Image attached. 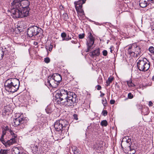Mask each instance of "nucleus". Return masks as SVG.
<instances>
[{"mask_svg":"<svg viewBox=\"0 0 154 154\" xmlns=\"http://www.w3.org/2000/svg\"><path fill=\"white\" fill-rule=\"evenodd\" d=\"M86 0H79L77 2H74L76 11L82 9V5L84 4Z\"/></svg>","mask_w":154,"mask_h":154,"instance_id":"nucleus-14","label":"nucleus"},{"mask_svg":"<svg viewBox=\"0 0 154 154\" xmlns=\"http://www.w3.org/2000/svg\"><path fill=\"white\" fill-rule=\"evenodd\" d=\"M128 97L129 99H131L133 97V95L131 93H129L128 94Z\"/></svg>","mask_w":154,"mask_h":154,"instance_id":"nucleus-32","label":"nucleus"},{"mask_svg":"<svg viewBox=\"0 0 154 154\" xmlns=\"http://www.w3.org/2000/svg\"><path fill=\"white\" fill-rule=\"evenodd\" d=\"M102 103L104 106H106L107 104V101L106 98L102 100Z\"/></svg>","mask_w":154,"mask_h":154,"instance_id":"nucleus-28","label":"nucleus"},{"mask_svg":"<svg viewBox=\"0 0 154 154\" xmlns=\"http://www.w3.org/2000/svg\"><path fill=\"white\" fill-rule=\"evenodd\" d=\"M15 117H17L13 120V125L14 127L20 126L21 128H23L27 125L29 120L28 118L23 116V114H16Z\"/></svg>","mask_w":154,"mask_h":154,"instance_id":"nucleus-4","label":"nucleus"},{"mask_svg":"<svg viewBox=\"0 0 154 154\" xmlns=\"http://www.w3.org/2000/svg\"><path fill=\"white\" fill-rule=\"evenodd\" d=\"M152 80L154 81V75L152 77Z\"/></svg>","mask_w":154,"mask_h":154,"instance_id":"nucleus-51","label":"nucleus"},{"mask_svg":"<svg viewBox=\"0 0 154 154\" xmlns=\"http://www.w3.org/2000/svg\"><path fill=\"white\" fill-rule=\"evenodd\" d=\"M5 111H6V112H7V111L6 110V109L5 110Z\"/></svg>","mask_w":154,"mask_h":154,"instance_id":"nucleus-56","label":"nucleus"},{"mask_svg":"<svg viewBox=\"0 0 154 154\" xmlns=\"http://www.w3.org/2000/svg\"><path fill=\"white\" fill-rule=\"evenodd\" d=\"M77 14L80 16H82L85 15L83 10L82 9L76 11Z\"/></svg>","mask_w":154,"mask_h":154,"instance_id":"nucleus-22","label":"nucleus"},{"mask_svg":"<svg viewBox=\"0 0 154 154\" xmlns=\"http://www.w3.org/2000/svg\"><path fill=\"white\" fill-rule=\"evenodd\" d=\"M113 47L112 46H111L110 48V52L111 53H112V48H113Z\"/></svg>","mask_w":154,"mask_h":154,"instance_id":"nucleus-46","label":"nucleus"},{"mask_svg":"<svg viewBox=\"0 0 154 154\" xmlns=\"http://www.w3.org/2000/svg\"><path fill=\"white\" fill-rule=\"evenodd\" d=\"M77 43H78L79 45V46H78V47L79 48L80 46V45L79 43L78 42Z\"/></svg>","mask_w":154,"mask_h":154,"instance_id":"nucleus-53","label":"nucleus"},{"mask_svg":"<svg viewBox=\"0 0 154 154\" xmlns=\"http://www.w3.org/2000/svg\"><path fill=\"white\" fill-rule=\"evenodd\" d=\"M16 29H17L19 32H21L22 31V28L20 27V26L17 27Z\"/></svg>","mask_w":154,"mask_h":154,"instance_id":"nucleus-39","label":"nucleus"},{"mask_svg":"<svg viewBox=\"0 0 154 154\" xmlns=\"http://www.w3.org/2000/svg\"><path fill=\"white\" fill-rule=\"evenodd\" d=\"M66 34L65 32H63L61 34V36L63 38H65L66 37Z\"/></svg>","mask_w":154,"mask_h":154,"instance_id":"nucleus-36","label":"nucleus"},{"mask_svg":"<svg viewBox=\"0 0 154 154\" xmlns=\"http://www.w3.org/2000/svg\"><path fill=\"white\" fill-rule=\"evenodd\" d=\"M44 61L46 63H48L50 62V59L48 57H46L45 58Z\"/></svg>","mask_w":154,"mask_h":154,"instance_id":"nucleus-31","label":"nucleus"},{"mask_svg":"<svg viewBox=\"0 0 154 154\" xmlns=\"http://www.w3.org/2000/svg\"><path fill=\"white\" fill-rule=\"evenodd\" d=\"M53 48V45H50L49 47V49H48L49 51H51L52 50Z\"/></svg>","mask_w":154,"mask_h":154,"instance_id":"nucleus-38","label":"nucleus"},{"mask_svg":"<svg viewBox=\"0 0 154 154\" xmlns=\"http://www.w3.org/2000/svg\"><path fill=\"white\" fill-rule=\"evenodd\" d=\"M127 84L129 87H134L135 86V85L133 83L131 80L127 81Z\"/></svg>","mask_w":154,"mask_h":154,"instance_id":"nucleus-23","label":"nucleus"},{"mask_svg":"<svg viewBox=\"0 0 154 154\" xmlns=\"http://www.w3.org/2000/svg\"><path fill=\"white\" fill-rule=\"evenodd\" d=\"M68 38H66L63 39V40H66V41H68L71 39V37H69V35L68 36Z\"/></svg>","mask_w":154,"mask_h":154,"instance_id":"nucleus-41","label":"nucleus"},{"mask_svg":"<svg viewBox=\"0 0 154 154\" xmlns=\"http://www.w3.org/2000/svg\"><path fill=\"white\" fill-rule=\"evenodd\" d=\"M55 82L56 81L52 76H49L45 85L49 88H55L58 85H57V83Z\"/></svg>","mask_w":154,"mask_h":154,"instance_id":"nucleus-11","label":"nucleus"},{"mask_svg":"<svg viewBox=\"0 0 154 154\" xmlns=\"http://www.w3.org/2000/svg\"><path fill=\"white\" fill-rule=\"evenodd\" d=\"M100 54V49L99 48L93 50L90 54V55L92 57L94 58L99 56Z\"/></svg>","mask_w":154,"mask_h":154,"instance_id":"nucleus-15","label":"nucleus"},{"mask_svg":"<svg viewBox=\"0 0 154 154\" xmlns=\"http://www.w3.org/2000/svg\"><path fill=\"white\" fill-rule=\"evenodd\" d=\"M128 48V53L131 56L137 58L140 56L141 54L140 48L135 44L129 45Z\"/></svg>","mask_w":154,"mask_h":154,"instance_id":"nucleus-6","label":"nucleus"},{"mask_svg":"<svg viewBox=\"0 0 154 154\" xmlns=\"http://www.w3.org/2000/svg\"><path fill=\"white\" fill-rule=\"evenodd\" d=\"M100 92L101 93L100 95V96L101 97H103V96L104 95V94L102 93L101 91H100Z\"/></svg>","mask_w":154,"mask_h":154,"instance_id":"nucleus-47","label":"nucleus"},{"mask_svg":"<svg viewBox=\"0 0 154 154\" xmlns=\"http://www.w3.org/2000/svg\"><path fill=\"white\" fill-rule=\"evenodd\" d=\"M113 79V78L112 77H109L108 79L106 81V86H109L110 84L112 82Z\"/></svg>","mask_w":154,"mask_h":154,"instance_id":"nucleus-20","label":"nucleus"},{"mask_svg":"<svg viewBox=\"0 0 154 154\" xmlns=\"http://www.w3.org/2000/svg\"><path fill=\"white\" fill-rule=\"evenodd\" d=\"M20 84L19 80L15 78H12L7 80L5 84V90L8 91L14 92L18 90Z\"/></svg>","mask_w":154,"mask_h":154,"instance_id":"nucleus-3","label":"nucleus"},{"mask_svg":"<svg viewBox=\"0 0 154 154\" xmlns=\"http://www.w3.org/2000/svg\"><path fill=\"white\" fill-rule=\"evenodd\" d=\"M76 152V151H75V152H74V153L75 154H76V153H75V152Z\"/></svg>","mask_w":154,"mask_h":154,"instance_id":"nucleus-55","label":"nucleus"},{"mask_svg":"<svg viewBox=\"0 0 154 154\" xmlns=\"http://www.w3.org/2000/svg\"><path fill=\"white\" fill-rule=\"evenodd\" d=\"M92 115H94V116H95V113H94L92 112Z\"/></svg>","mask_w":154,"mask_h":154,"instance_id":"nucleus-54","label":"nucleus"},{"mask_svg":"<svg viewBox=\"0 0 154 154\" xmlns=\"http://www.w3.org/2000/svg\"><path fill=\"white\" fill-rule=\"evenodd\" d=\"M103 55L105 56H107L108 52L106 50H104L102 52Z\"/></svg>","mask_w":154,"mask_h":154,"instance_id":"nucleus-34","label":"nucleus"},{"mask_svg":"<svg viewBox=\"0 0 154 154\" xmlns=\"http://www.w3.org/2000/svg\"><path fill=\"white\" fill-rule=\"evenodd\" d=\"M150 2L149 0H140L139 5L142 8H145L148 5Z\"/></svg>","mask_w":154,"mask_h":154,"instance_id":"nucleus-18","label":"nucleus"},{"mask_svg":"<svg viewBox=\"0 0 154 154\" xmlns=\"http://www.w3.org/2000/svg\"><path fill=\"white\" fill-rule=\"evenodd\" d=\"M45 111L47 113H50L52 112L53 109L50 106H48L45 109Z\"/></svg>","mask_w":154,"mask_h":154,"instance_id":"nucleus-21","label":"nucleus"},{"mask_svg":"<svg viewBox=\"0 0 154 154\" xmlns=\"http://www.w3.org/2000/svg\"><path fill=\"white\" fill-rule=\"evenodd\" d=\"M115 103V101L113 100H110V103L111 104H113Z\"/></svg>","mask_w":154,"mask_h":154,"instance_id":"nucleus-44","label":"nucleus"},{"mask_svg":"<svg viewBox=\"0 0 154 154\" xmlns=\"http://www.w3.org/2000/svg\"><path fill=\"white\" fill-rule=\"evenodd\" d=\"M151 29L152 30V32L154 33V23L151 25Z\"/></svg>","mask_w":154,"mask_h":154,"instance_id":"nucleus-42","label":"nucleus"},{"mask_svg":"<svg viewBox=\"0 0 154 154\" xmlns=\"http://www.w3.org/2000/svg\"><path fill=\"white\" fill-rule=\"evenodd\" d=\"M62 17L64 21H66L69 19L68 15L67 13H65L63 14Z\"/></svg>","mask_w":154,"mask_h":154,"instance_id":"nucleus-25","label":"nucleus"},{"mask_svg":"<svg viewBox=\"0 0 154 154\" xmlns=\"http://www.w3.org/2000/svg\"><path fill=\"white\" fill-rule=\"evenodd\" d=\"M20 154H26L25 153L23 152H21Z\"/></svg>","mask_w":154,"mask_h":154,"instance_id":"nucleus-52","label":"nucleus"},{"mask_svg":"<svg viewBox=\"0 0 154 154\" xmlns=\"http://www.w3.org/2000/svg\"><path fill=\"white\" fill-rule=\"evenodd\" d=\"M149 51L152 53H154V47L152 46L150 47L149 48Z\"/></svg>","mask_w":154,"mask_h":154,"instance_id":"nucleus-29","label":"nucleus"},{"mask_svg":"<svg viewBox=\"0 0 154 154\" xmlns=\"http://www.w3.org/2000/svg\"><path fill=\"white\" fill-rule=\"evenodd\" d=\"M94 43V39L91 34L90 33L89 37V39L87 42V51L86 52H89L92 49V46Z\"/></svg>","mask_w":154,"mask_h":154,"instance_id":"nucleus-12","label":"nucleus"},{"mask_svg":"<svg viewBox=\"0 0 154 154\" xmlns=\"http://www.w3.org/2000/svg\"><path fill=\"white\" fill-rule=\"evenodd\" d=\"M55 98L57 104L66 106H74L77 100V95L74 93L68 92L64 89L60 90L56 94Z\"/></svg>","mask_w":154,"mask_h":154,"instance_id":"nucleus-1","label":"nucleus"},{"mask_svg":"<svg viewBox=\"0 0 154 154\" xmlns=\"http://www.w3.org/2000/svg\"><path fill=\"white\" fill-rule=\"evenodd\" d=\"M52 77L57 83V85H59L60 82L62 80L61 75L58 73H55L52 75Z\"/></svg>","mask_w":154,"mask_h":154,"instance_id":"nucleus-17","label":"nucleus"},{"mask_svg":"<svg viewBox=\"0 0 154 154\" xmlns=\"http://www.w3.org/2000/svg\"><path fill=\"white\" fill-rule=\"evenodd\" d=\"M137 67L139 70L141 71H147L150 67V63L145 58H138L137 60Z\"/></svg>","mask_w":154,"mask_h":154,"instance_id":"nucleus-7","label":"nucleus"},{"mask_svg":"<svg viewBox=\"0 0 154 154\" xmlns=\"http://www.w3.org/2000/svg\"><path fill=\"white\" fill-rule=\"evenodd\" d=\"M4 55V52L2 50H0V60L2 59Z\"/></svg>","mask_w":154,"mask_h":154,"instance_id":"nucleus-30","label":"nucleus"},{"mask_svg":"<svg viewBox=\"0 0 154 154\" xmlns=\"http://www.w3.org/2000/svg\"><path fill=\"white\" fill-rule=\"evenodd\" d=\"M72 43L74 44H76L78 43V42L76 40H72L71 41Z\"/></svg>","mask_w":154,"mask_h":154,"instance_id":"nucleus-40","label":"nucleus"},{"mask_svg":"<svg viewBox=\"0 0 154 154\" xmlns=\"http://www.w3.org/2000/svg\"><path fill=\"white\" fill-rule=\"evenodd\" d=\"M9 151L8 149H2L0 150V154H8Z\"/></svg>","mask_w":154,"mask_h":154,"instance_id":"nucleus-24","label":"nucleus"},{"mask_svg":"<svg viewBox=\"0 0 154 154\" xmlns=\"http://www.w3.org/2000/svg\"><path fill=\"white\" fill-rule=\"evenodd\" d=\"M0 141L2 142V143L6 147L10 146L11 145H13L16 142L14 138H12L10 140H8L7 141L4 140V139L3 140H0Z\"/></svg>","mask_w":154,"mask_h":154,"instance_id":"nucleus-13","label":"nucleus"},{"mask_svg":"<svg viewBox=\"0 0 154 154\" xmlns=\"http://www.w3.org/2000/svg\"><path fill=\"white\" fill-rule=\"evenodd\" d=\"M126 146L125 148L126 152L129 154H134L136 152L134 147L131 146L130 143H131V140H128L126 141Z\"/></svg>","mask_w":154,"mask_h":154,"instance_id":"nucleus-10","label":"nucleus"},{"mask_svg":"<svg viewBox=\"0 0 154 154\" xmlns=\"http://www.w3.org/2000/svg\"><path fill=\"white\" fill-rule=\"evenodd\" d=\"M11 14L12 17L16 19L19 18H23L26 17L28 15V13L27 11L26 12L23 10L21 8L16 5L13 1L11 3Z\"/></svg>","mask_w":154,"mask_h":154,"instance_id":"nucleus-2","label":"nucleus"},{"mask_svg":"<svg viewBox=\"0 0 154 154\" xmlns=\"http://www.w3.org/2000/svg\"><path fill=\"white\" fill-rule=\"evenodd\" d=\"M85 36V34H80L79 35V37L80 39H82L84 38Z\"/></svg>","mask_w":154,"mask_h":154,"instance_id":"nucleus-35","label":"nucleus"},{"mask_svg":"<svg viewBox=\"0 0 154 154\" xmlns=\"http://www.w3.org/2000/svg\"><path fill=\"white\" fill-rule=\"evenodd\" d=\"M102 114L103 116H106L107 114V112L106 110H103L102 112Z\"/></svg>","mask_w":154,"mask_h":154,"instance_id":"nucleus-33","label":"nucleus"},{"mask_svg":"<svg viewBox=\"0 0 154 154\" xmlns=\"http://www.w3.org/2000/svg\"><path fill=\"white\" fill-rule=\"evenodd\" d=\"M33 44L35 45H37L38 44V42H34Z\"/></svg>","mask_w":154,"mask_h":154,"instance_id":"nucleus-48","label":"nucleus"},{"mask_svg":"<svg viewBox=\"0 0 154 154\" xmlns=\"http://www.w3.org/2000/svg\"><path fill=\"white\" fill-rule=\"evenodd\" d=\"M69 122L66 120L60 119L56 121L54 123V127L55 130L62 134L65 132V130L68 128Z\"/></svg>","mask_w":154,"mask_h":154,"instance_id":"nucleus-5","label":"nucleus"},{"mask_svg":"<svg viewBox=\"0 0 154 154\" xmlns=\"http://www.w3.org/2000/svg\"><path fill=\"white\" fill-rule=\"evenodd\" d=\"M9 132L11 134L12 136V137H13V138H15L17 137V135L13 132V131L11 130V129L10 130Z\"/></svg>","mask_w":154,"mask_h":154,"instance_id":"nucleus-27","label":"nucleus"},{"mask_svg":"<svg viewBox=\"0 0 154 154\" xmlns=\"http://www.w3.org/2000/svg\"><path fill=\"white\" fill-rule=\"evenodd\" d=\"M73 117L74 119L77 120L78 119V116L76 114H74L73 115Z\"/></svg>","mask_w":154,"mask_h":154,"instance_id":"nucleus-37","label":"nucleus"},{"mask_svg":"<svg viewBox=\"0 0 154 154\" xmlns=\"http://www.w3.org/2000/svg\"><path fill=\"white\" fill-rule=\"evenodd\" d=\"M41 29L36 26H33L29 27L27 30V34L29 37L37 35L41 31Z\"/></svg>","mask_w":154,"mask_h":154,"instance_id":"nucleus-9","label":"nucleus"},{"mask_svg":"<svg viewBox=\"0 0 154 154\" xmlns=\"http://www.w3.org/2000/svg\"><path fill=\"white\" fill-rule=\"evenodd\" d=\"M7 107H4V110H3V114L4 115H5V109H6Z\"/></svg>","mask_w":154,"mask_h":154,"instance_id":"nucleus-49","label":"nucleus"},{"mask_svg":"<svg viewBox=\"0 0 154 154\" xmlns=\"http://www.w3.org/2000/svg\"><path fill=\"white\" fill-rule=\"evenodd\" d=\"M150 2H151V3H154V0H149Z\"/></svg>","mask_w":154,"mask_h":154,"instance_id":"nucleus-50","label":"nucleus"},{"mask_svg":"<svg viewBox=\"0 0 154 154\" xmlns=\"http://www.w3.org/2000/svg\"><path fill=\"white\" fill-rule=\"evenodd\" d=\"M96 88H97V90H99L101 89V87L100 85H98L97 86Z\"/></svg>","mask_w":154,"mask_h":154,"instance_id":"nucleus-43","label":"nucleus"},{"mask_svg":"<svg viewBox=\"0 0 154 154\" xmlns=\"http://www.w3.org/2000/svg\"><path fill=\"white\" fill-rule=\"evenodd\" d=\"M10 129V128L7 126H3L2 127V134L0 139V140H3L4 139V136L6 135L7 132V131L9 132Z\"/></svg>","mask_w":154,"mask_h":154,"instance_id":"nucleus-16","label":"nucleus"},{"mask_svg":"<svg viewBox=\"0 0 154 154\" xmlns=\"http://www.w3.org/2000/svg\"><path fill=\"white\" fill-rule=\"evenodd\" d=\"M107 124V122L106 120H104L101 122V125L103 126H106Z\"/></svg>","mask_w":154,"mask_h":154,"instance_id":"nucleus-26","label":"nucleus"},{"mask_svg":"<svg viewBox=\"0 0 154 154\" xmlns=\"http://www.w3.org/2000/svg\"><path fill=\"white\" fill-rule=\"evenodd\" d=\"M13 2L16 5L18 4V6L20 7V8L23 11L26 12L25 11H27L29 15V11L30 8L29 7V2L27 0H14Z\"/></svg>","mask_w":154,"mask_h":154,"instance_id":"nucleus-8","label":"nucleus"},{"mask_svg":"<svg viewBox=\"0 0 154 154\" xmlns=\"http://www.w3.org/2000/svg\"><path fill=\"white\" fill-rule=\"evenodd\" d=\"M11 150L13 154H20L21 152V149L19 147H14Z\"/></svg>","mask_w":154,"mask_h":154,"instance_id":"nucleus-19","label":"nucleus"},{"mask_svg":"<svg viewBox=\"0 0 154 154\" xmlns=\"http://www.w3.org/2000/svg\"><path fill=\"white\" fill-rule=\"evenodd\" d=\"M153 103L151 101H149V106H153Z\"/></svg>","mask_w":154,"mask_h":154,"instance_id":"nucleus-45","label":"nucleus"}]
</instances>
